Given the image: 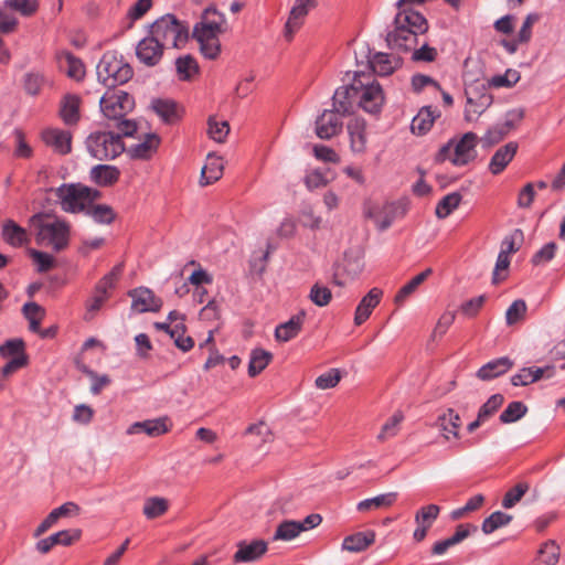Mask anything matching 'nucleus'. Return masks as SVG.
Returning <instances> with one entry per match:
<instances>
[{
  "label": "nucleus",
  "instance_id": "22",
  "mask_svg": "<svg viewBox=\"0 0 565 565\" xmlns=\"http://www.w3.org/2000/svg\"><path fill=\"white\" fill-rule=\"evenodd\" d=\"M350 148L354 153H364L367 146L366 122L362 118H353L348 122Z\"/></svg>",
  "mask_w": 565,
  "mask_h": 565
},
{
  "label": "nucleus",
  "instance_id": "31",
  "mask_svg": "<svg viewBox=\"0 0 565 565\" xmlns=\"http://www.w3.org/2000/svg\"><path fill=\"white\" fill-rule=\"evenodd\" d=\"M90 179L100 186H108L116 183L120 171L115 166L97 164L89 172Z\"/></svg>",
  "mask_w": 565,
  "mask_h": 565
},
{
  "label": "nucleus",
  "instance_id": "51",
  "mask_svg": "<svg viewBox=\"0 0 565 565\" xmlns=\"http://www.w3.org/2000/svg\"><path fill=\"white\" fill-rule=\"evenodd\" d=\"M24 317L29 320V328L33 332H40V322L44 317V310L35 302L23 306Z\"/></svg>",
  "mask_w": 565,
  "mask_h": 565
},
{
  "label": "nucleus",
  "instance_id": "44",
  "mask_svg": "<svg viewBox=\"0 0 565 565\" xmlns=\"http://www.w3.org/2000/svg\"><path fill=\"white\" fill-rule=\"evenodd\" d=\"M403 420L404 414L401 411H396L382 426L381 431L377 435V440L385 441L395 437L399 431Z\"/></svg>",
  "mask_w": 565,
  "mask_h": 565
},
{
  "label": "nucleus",
  "instance_id": "49",
  "mask_svg": "<svg viewBox=\"0 0 565 565\" xmlns=\"http://www.w3.org/2000/svg\"><path fill=\"white\" fill-rule=\"evenodd\" d=\"M530 484L526 481H521L511 488L502 499V507L511 509L521 501L524 494L529 491Z\"/></svg>",
  "mask_w": 565,
  "mask_h": 565
},
{
  "label": "nucleus",
  "instance_id": "24",
  "mask_svg": "<svg viewBox=\"0 0 565 565\" xmlns=\"http://www.w3.org/2000/svg\"><path fill=\"white\" fill-rule=\"evenodd\" d=\"M518 143L510 141L507 145L500 147L492 156L489 170L492 174L497 175L501 173L508 164L513 160L518 151Z\"/></svg>",
  "mask_w": 565,
  "mask_h": 565
},
{
  "label": "nucleus",
  "instance_id": "33",
  "mask_svg": "<svg viewBox=\"0 0 565 565\" xmlns=\"http://www.w3.org/2000/svg\"><path fill=\"white\" fill-rule=\"evenodd\" d=\"M437 115L430 107H423L413 118L411 129L416 135H425L434 125Z\"/></svg>",
  "mask_w": 565,
  "mask_h": 565
},
{
  "label": "nucleus",
  "instance_id": "18",
  "mask_svg": "<svg viewBox=\"0 0 565 565\" xmlns=\"http://www.w3.org/2000/svg\"><path fill=\"white\" fill-rule=\"evenodd\" d=\"M44 143L58 154H67L72 150V135L67 130L47 128L42 132Z\"/></svg>",
  "mask_w": 565,
  "mask_h": 565
},
{
  "label": "nucleus",
  "instance_id": "57",
  "mask_svg": "<svg viewBox=\"0 0 565 565\" xmlns=\"http://www.w3.org/2000/svg\"><path fill=\"white\" fill-rule=\"evenodd\" d=\"M122 271V265H116L107 275H105L96 285L97 294L108 295V290L113 289Z\"/></svg>",
  "mask_w": 565,
  "mask_h": 565
},
{
  "label": "nucleus",
  "instance_id": "39",
  "mask_svg": "<svg viewBox=\"0 0 565 565\" xmlns=\"http://www.w3.org/2000/svg\"><path fill=\"white\" fill-rule=\"evenodd\" d=\"M169 509V501L162 497H150L145 500L142 513L149 519H156L163 515Z\"/></svg>",
  "mask_w": 565,
  "mask_h": 565
},
{
  "label": "nucleus",
  "instance_id": "11",
  "mask_svg": "<svg viewBox=\"0 0 565 565\" xmlns=\"http://www.w3.org/2000/svg\"><path fill=\"white\" fill-rule=\"evenodd\" d=\"M356 87V106L369 114H377L384 104V93L381 85L376 82L364 83L361 75H354Z\"/></svg>",
  "mask_w": 565,
  "mask_h": 565
},
{
  "label": "nucleus",
  "instance_id": "53",
  "mask_svg": "<svg viewBox=\"0 0 565 565\" xmlns=\"http://www.w3.org/2000/svg\"><path fill=\"white\" fill-rule=\"evenodd\" d=\"M527 412V407L522 402H512L500 415V422L510 424L522 418Z\"/></svg>",
  "mask_w": 565,
  "mask_h": 565
},
{
  "label": "nucleus",
  "instance_id": "1",
  "mask_svg": "<svg viewBox=\"0 0 565 565\" xmlns=\"http://www.w3.org/2000/svg\"><path fill=\"white\" fill-rule=\"evenodd\" d=\"M227 30L225 14L214 7L206 8L193 26V38L204 57L215 60L221 53L220 35Z\"/></svg>",
  "mask_w": 565,
  "mask_h": 565
},
{
  "label": "nucleus",
  "instance_id": "26",
  "mask_svg": "<svg viewBox=\"0 0 565 565\" xmlns=\"http://www.w3.org/2000/svg\"><path fill=\"white\" fill-rule=\"evenodd\" d=\"M383 292L379 288H372L360 301L356 307L354 323L356 326L365 322L371 316L373 309L380 303Z\"/></svg>",
  "mask_w": 565,
  "mask_h": 565
},
{
  "label": "nucleus",
  "instance_id": "35",
  "mask_svg": "<svg viewBox=\"0 0 565 565\" xmlns=\"http://www.w3.org/2000/svg\"><path fill=\"white\" fill-rule=\"evenodd\" d=\"M223 162L220 157L214 154L207 156V162L201 171V183L206 185L214 181H217L223 174Z\"/></svg>",
  "mask_w": 565,
  "mask_h": 565
},
{
  "label": "nucleus",
  "instance_id": "2",
  "mask_svg": "<svg viewBox=\"0 0 565 565\" xmlns=\"http://www.w3.org/2000/svg\"><path fill=\"white\" fill-rule=\"evenodd\" d=\"M428 30L426 19L413 10H401L394 21V29L386 35L388 46L397 51H412L418 45V35Z\"/></svg>",
  "mask_w": 565,
  "mask_h": 565
},
{
  "label": "nucleus",
  "instance_id": "27",
  "mask_svg": "<svg viewBox=\"0 0 565 565\" xmlns=\"http://www.w3.org/2000/svg\"><path fill=\"white\" fill-rule=\"evenodd\" d=\"M512 360L507 356H502L482 365L477 372V377L481 381H490L505 374L510 369H512Z\"/></svg>",
  "mask_w": 565,
  "mask_h": 565
},
{
  "label": "nucleus",
  "instance_id": "58",
  "mask_svg": "<svg viewBox=\"0 0 565 565\" xmlns=\"http://www.w3.org/2000/svg\"><path fill=\"white\" fill-rule=\"evenodd\" d=\"M341 372L338 369H330L328 372L319 375L315 385L319 390H329L335 387L341 381Z\"/></svg>",
  "mask_w": 565,
  "mask_h": 565
},
{
  "label": "nucleus",
  "instance_id": "3",
  "mask_svg": "<svg viewBox=\"0 0 565 565\" xmlns=\"http://www.w3.org/2000/svg\"><path fill=\"white\" fill-rule=\"evenodd\" d=\"M100 109L104 116L116 122L122 136H132L137 125L132 120L125 119V116L135 107L134 98L121 89L106 92L100 98Z\"/></svg>",
  "mask_w": 565,
  "mask_h": 565
},
{
  "label": "nucleus",
  "instance_id": "60",
  "mask_svg": "<svg viewBox=\"0 0 565 565\" xmlns=\"http://www.w3.org/2000/svg\"><path fill=\"white\" fill-rule=\"evenodd\" d=\"M20 354H25L22 339H10L0 345V355L3 359L10 360Z\"/></svg>",
  "mask_w": 565,
  "mask_h": 565
},
{
  "label": "nucleus",
  "instance_id": "7",
  "mask_svg": "<svg viewBox=\"0 0 565 565\" xmlns=\"http://www.w3.org/2000/svg\"><path fill=\"white\" fill-rule=\"evenodd\" d=\"M56 196L63 211L79 213L99 199L100 192L83 184H63L56 190Z\"/></svg>",
  "mask_w": 565,
  "mask_h": 565
},
{
  "label": "nucleus",
  "instance_id": "40",
  "mask_svg": "<svg viewBox=\"0 0 565 565\" xmlns=\"http://www.w3.org/2000/svg\"><path fill=\"white\" fill-rule=\"evenodd\" d=\"M396 498L397 493L395 492L379 494L374 498L360 501L356 505V509L361 512H366L373 509L391 507L396 501Z\"/></svg>",
  "mask_w": 565,
  "mask_h": 565
},
{
  "label": "nucleus",
  "instance_id": "47",
  "mask_svg": "<svg viewBox=\"0 0 565 565\" xmlns=\"http://www.w3.org/2000/svg\"><path fill=\"white\" fill-rule=\"evenodd\" d=\"M301 529L298 525V521L287 520L281 522L274 534L275 541H291L296 539L300 533Z\"/></svg>",
  "mask_w": 565,
  "mask_h": 565
},
{
  "label": "nucleus",
  "instance_id": "56",
  "mask_svg": "<svg viewBox=\"0 0 565 565\" xmlns=\"http://www.w3.org/2000/svg\"><path fill=\"white\" fill-rule=\"evenodd\" d=\"M4 4L24 17L34 14L39 9L38 0H6Z\"/></svg>",
  "mask_w": 565,
  "mask_h": 565
},
{
  "label": "nucleus",
  "instance_id": "15",
  "mask_svg": "<svg viewBox=\"0 0 565 565\" xmlns=\"http://www.w3.org/2000/svg\"><path fill=\"white\" fill-rule=\"evenodd\" d=\"M163 44L150 33L149 36L139 41L136 47V55L138 60L147 66L157 65L163 54Z\"/></svg>",
  "mask_w": 565,
  "mask_h": 565
},
{
  "label": "nucleus",
  "instance_id": "41",
  "mask_svg": "<svg viewBox=\"0 0 565 565\" xmlns=\"http://www.w3.org/2000/svg\"><path fill=\"white\" fill-rule=\"evenodd\" d=\"M151 108L164 122H173L178 118L177 104L173 100L156 99L151 103Z\"/></svg>",
  "mask_w": 565,
  "mask_h": 565
},
{
  "label": "nucleus",
  "instance_id": "5",
  "mask_svg": "<svg viewBox=\"0 0 565 565\" xmlns=\"http://www.w3.org/2000/svg\"><path fill=\"white\" fill-rule=\"evenodd\" d=\"M478 136L475 132H466L459 139H451L437 152L436 162L450 161L454 166L461 167L473 161L477 157Z\"/></svg>",
  "mask_w": 565,
  "mask_h": 565
},
{
  "label": "nucleus",
  "instance_id": "52",
  "mask_svg": "<svg viewBox=\"0 0 565 565\" xmlns=\"http://www.w3.org/2000/svg\"><path fill=\"white\" fill-rule=\"evenodd\" d=\"M185 326L182 322L175 323L171 331L170 338L173 340L175 347L183 352H188L194 345V341L191 337L184 335Z\"/></svg>",
  "mask_w": 565,
  "mask_h": 565
},
{
  "label": "nucleus",
  "instance_id": "25",
  "mask_svg": "<svg viewBox=\"0 0 565 565\" xmlns=\"http://www.w3.org/2000/svg\"><path fill=\"white\" fill-rule=\"evenodd\" d=\"M306 312L300 311L292 316L288 321L276 327L275 338L279 342H288L295 339L301 331Z\"/></svg>",
  "mask_w": 565,
  "mask_h": 565
},
{
  "label": "nucleus",
  "instance_id": "10",
  "mask_svg": "<svg viewBox=\"0 0 565 565\" xmlns=\"http://www.w3.org/2000/svg\"><path fill=\"white\" fill-rule=\"evenodd\" d=\"M488 84L484 81L466 83L465 95L467 98L465 107V119L475 121L493 103L492 95L488 92Z\"/></svg>",
  "mask_w": 565,
  "mask_h": 565
},
{
  "label": "nucleus",
  "instance_id": "62",
  "mask_svg": "<svg viewBox=\"0 0 565 565\" xmlns=\"http://www.w3.org/2000/svg\"><path fill=\"white\" fill-rule=\"evenodd\" d=\"M439 512L440 509L436 504L425 505L419 511H417L415 515V522L417 524H428V527H430L433 522L437 519Z\"/></svg>",
  "mask_w": 565,
  "mask_h": 565
},
{
  "label": "nucleus",
  "instance_id": "63",
  "mask_svg": "<svg viewBox=\"0 0 565 565\" xmlns=\"http://www.w3.org/2000/svg\"><path fill=\"white\" fill-rule=\"evenodd\" d=\"M504 397L501 394H494L479 408L478 415L487 420L492 416L503 404Z\"/></svg>",
  "mask_w": 565,
  "mask_h": 565
},
{
  "label": "nucleus",
  "instance_id": "34",
  "mask_svg": "<svg viewBox=\"0 0 565 565\" xmlns=\"http://www.w3.org/2000/svg\"><path fill=\"white\" fill-rule=\"evenodd\" d=\"M60 66L65 70L68 77L81 81L85 75V67L82 61L68 52L60 55Z\"/></svg>",
  "mask_w": 565,
  "mask_h": 565
},
{
  "label": "nucleus",
  "instance_id": "17",
  "mask_svg": "<svg viewBox=\"0 0 565 565\" xmlns=\"http://www.w3.org/2000/svg\"><path fill=\"white\" fill-rule=\"evenodd\" d=\"M355 81L335 89L332 97V108L342 116L352 113L358 104Z\"/></svg>",
  "mask_w": 565,
  "mask_h": 565
},
{
  "label": "nucleus",
  "instance_id": "32",
  "mask_svg": "<svg viewBox=\"0 0 565 565\" xmlns=\"http://www.w3.org/2000/svg\"><path fill=\"white\" fill-rule=\"evenodd\" d=\"M431 268H427L420 274L413 277L407 284H405L394 297V302L397 306H402L408 297H411L417 288L431 275Z\"/></svg>",
  "mask_w": 565,
  "mask_h": 565
},
{
  "label": "nucleus",
  "instance_id": "21",
  "mask_svg": "<svg viewBox=\"0 0 565 565\" xmlns=\"http://www.w3.org/2000/svg\"><path fill=\"white\" fill-rule=\"evenodd\" d=\"M267 551V543L263 540H255L250 543L241 541L237 543V551L233 556L234 563H249L260 558Z\"/></svg>",
  "mask_w": 565,
  "mask_h": 565
},
{
  "label": "nucleus",
  "instance_id": "23",
  "mask_svg": "<svg viewBox=\"0 0 565 565\" xmlns=\"http://www.w3.org/2000/svg\"><path fill=\"white\" fill-rule=\"evenodd\" d=\"M170 429L169 418L168 417H158L153 419H147L143 422L134 423L128 429V435L145 433L150 437H158Z\"/></svg>",
  "mask_w": 565,
  "mask_h": 565
},
{
  "label": "nucleus",
  "instance_id": "12",
  "mask_svg": "<svg viewBox=\"0 0 565 565\" xmlns=\"http://www.w3.org/2000/svg\"><path fill=\"white\" fill-rule=\"evenodd\" d=\"M318 4L317 0H295L289 11L288 19L284 26V36L287 41H291L294 35L302 26L306 17Z\"/></svg>",
  "mask_w": 565,
  "mask_h": 565
},
{
  "label": "nucleus",
  "instance_id": "36",
  "mask_svg": "<svg viewBox=\"0 0 565 565\" xmlns=\"http://www.w3.org/2000/svg\"><path fill=\"white\" fill-rule=\"evenodd\" d=\"M273 359V354L260 348L252 350L248 363V375L255 377L263 372Z\"/></svg>",
  "mask_w": 565,
  "mask_h": 565
},
{
  "label": "nucleus",
  "instance_id": "50",
  "mask_svg": "<svg viewBox=\"0 0 565 565\" xmlns=\"http://www.w3.org/2000/svg\"><path fill=\"white\" fill-rule=\"evenodd\" d=\"M520 73L509 68L503 74L494 75L486 82L488 87H512L520 81Z\"/></svg>",
  "mask_w": 565,
  "mask_h": 565
},
{
  "label": "nucleus",
  "instance_id": "19",
  "mask_svg": "<svg viewBox=\"0 0 565 565\" xmlns=\"http://www.w3.org/2000/svg\"><path fill=\"white\" fill-rule=\"evenodd\" d=\"M460 416L452 408H447L444 413H441L435 423V427L440 431L443 438L447 441H450L451 439H458L460 437Z\"/></svg>",
  "mask_w": 565,
  "mask_h": 565
},
{
  "label": "nucleus",
  "instance_id": "29",
  "mask_svg": "<svg viewBox=\"0 0 565 565\" xmlns=\"http://www.w3.org/2000/svg\"><path fill=\"white\" fill-rule=\"evenodd\" d=\"M1 237L12 247H21L28 242L26 231L12 220H7L2 224Z\"/></svg>",
  "mask_w": 565,
  "mask_h": 565
},
{
  "label": "nucleus",
  "instance_id": "46",
  "mask_svg": "<svg viewBox=\"0 0 565 565\" xmlns=\"http://www.w3.org/2000/svg\"><path fill=\"white\" fill-rule=\"evenodd\" d=\"M512 515L507 514L501 511H495L491 513L484 521L482 522V532L484 534H491L495 530L508 525L512 521Z\"/></svg>",
  "mask_w": 565,
  "mask_h": 565
},
{
  "label": "nucleus",
  "instance_id": "8",
  "mask_svg": "<svg viewBox=\"0 0 565 565\" xmlns=\"http://www.w3.org/2000/svg\"><path fill=\"white\" fill-rule=\"evenodd\" d=\"M97 77L107 87L127 83L132 77V68L116 52H106L97 64Z\"/></svg>",
  "mask_w": 565,
  "mask_h": 565
},
{
  "label": "nucleus",
  "instance_id": "54",
  "mask_svg": "<svg viewBox=\"0 0 565 565\" xmlns=\"http://www.w3.org/2000/svg\"><path fill=\"white\" fill-rule=\"evenodd\" d=\"M526 303L522 299L514 300L505 311V322L508 326L519 323L525 318Z\"/></svg>",
  "mask_w": 565,
  "mask_h": 565
},
{
  "label": "nucleus",
  "instance_id": "9",
  "mask_svg": "<svg viewBox=\"0 0 565 565\" xmlns=\"http://www.w3.org/2000/svg\"><path fill=\"white\" fill-rule=\"evenodd\" d=\"M121 132L114 134L111 131L92 132L85 141L88 153L96 160H113L121 154L125 150L121 140Z\"/></svg>",
  "mask_w": 565,
  "mask_h": 565
},
{
  "label": "nucleus",
  "instance_id": "4",
  "mask_svg": "<svg viewBox=\"0 0 565 565\" xmlns=\"http://www.w3.org/2000/svg\"><path fill=\"white\" fill-rule=\"evenodd\" d=\"M30 224L36 231V241L58 252L68 245L70 225L58 218L51 220L47 215L35 214Z\"/></svg>",
  "mask_w": 565,
  "mask_h": 565
},
{
  "label": "nucleus",
  "instance_id": "48",
  "mask_svg": "<svg viewBox=\"0 0 565 565\" xmlns=\"http://www.w3.org/2000/svg\"><path fill=\"white\" fill-rule=\"evenodd\" d=\"M230 132V125L225 120H217L215 117H210L207 120V134L211 139L222 143L226 140Z\"/></svg>",
  "mask_w": 565,
  "mask_h": 565
},
{
  "label": "nucleus",
  "instance_id": "6",
  "mask_svg": "<svg viewBox=\"0 0 565 565\" xmlns=\"http://www.w3.org/2000/svg\"><path fill=\"white\" fill-rule=\"evenodd\" d=\"M150 33L163 46L170 45L174 49L182 47L189 40L188 25L170 13L157 19L150 26Z\"/></svg>",
  "mask_w": 565,
  "mask_h": 565
},
{
  "label": "nucleus",
  "instance_id": "61",
  "mask_svg": "<svg viewBox=\"0 0 565 565\" xmlns=\"http://www.w3.org/2000/svg\"><path fill=\"white\" fill-rule=\"evenodd\" d=\"M557 250V245L554 242L546 243L543 245L532 257L531 263L534 266L544 265L551 262Z\"/></svg>",
  "mask_w": 565,
  "mask_h": 565
},
{
  "label": "nucleus",
  "instance_id": "37",
  "mask_svg": "<svg viewBox=\"0 0 565 565\" xmlns=\"http://www.w3.org/2000/svg\"><path fill=\"white\" fill-rule=\"evenodd\" d=\"M60 114L65 124H76L79 119V98L75 95L65 96L61 104Z\"/></svg>",
  "mask_w": 565,
  "mask_h": 565
},
{
  "label": "nucleus",
  "instance_id": "16",
  "mask_svg": "<svg viewBox=\"0 0 565 565\" xmlns=\"http://www.w3.org/2000/svg\"><path fill=\"white\" fill-rule=\"evenodd\" d=\"M81 535L82 531L79 529L63 530L38 541L35 550L40 554H47L55 545H72L79 540Z\"/></svg>",
  "mask_w": 565,
  "mask_h": 565
},
{
  "label": "nucleus",
  "instance_id": "42",
  "mask_svg": "<svg viewBox=\"0 0 565 565\" xmlns=\"http://www.w3.org/2000/svg\"><path fill=\"white\" fill-rule=\"evenodd\" d=\"M159 137L154 134L147 135L146 140L131 147L130 152L134 158L147 159L159 146Z\"/></svg>",
  "mask_w": 565,
  "mask_h": 565
},
{
  "label": "nucleus",
  "instance_id": "59",
  "mask_svg": "<svg viewBox=\"0 0 565 565\" xmlns=\"http://www.w3.org/2000/svg\"><path fill=\"white\" fill-rule=\"evenodd\" d=\"M309 299L318 307L329 305L332 298L331 290L320 284H315L308 295Z\"/></svg>",
  "mask_w": 565,
  "mask_h": 565
},
{
  "label": "nucleus",
  "instance_id": "45",
  "mask_svg": "<svg viewBox=\"0 0 565 565\" xmlns=\"http://www.w3.org/2000/svg\"><path fill=\"white\" fill-rule=\"evenodd\" d=\"M175 68L181 81H190L199 72V65L191 55L177 58Z\"/></svg>",
  "mask_w": 565,
  "mask_h": 565
},
{
  "label": "nucleus",
  "instance_id": "64",
  "mask_svg": "<svg viewBox=\"0 0 565 565\" xmlns=\"http://www.w3.org/2000/svg\"><path fill=\"white\" fill-rule=\"evenodd\" d=\"M540 555L544 564L556 565L559 558V547L554 541H548L542 545Z\"/></svg>",
  "mask_w": 565,
  "mask_h": 565
},
{
  "label": "nucleus",
  "instance_id": "13",
  "mask_svg": "<svg viewBox=\"0 0 565 565\" xmlns=\"http://www.w3.org/2000/svg\"><path fill=\"white\" fill-rule=\"evenodd\" d=\"M342 115L337 113L333 108L326 109L316 119V135L320 139H331L338 136L342 130Z\"/></svg>",
  "mask_w": 565,
  "mask_h": 565
},
{
  "label": "nucleus",
  "instance_id": "20",
  "mask_svg": "<svg viewBox=\"0 0 565 565\" xmlns=\"http://www.w3.org/2000/svg\"><path fill=\"white\" fill-rule=\"evenodd\" d=\"M79 508L74 502H66L58 508L53 509L47 516L38 525L33 532L34 537L42 536L51 527H53L61 518H66L73 514H77Z\"/></svg>",
  "mask_w": 565,
  "mask_h": 565
},
{
  "label": "nucleus",
  "instance_id": "55",
  "mask_svg": "<svg viewBox=\"0 0 565 565\" xmlns=\"http://www.w3.org/2000/svg\"><path fill=\"white\" fill-rule=\"evenodd\" d=\"M523 238V232L520 228L514 230L503 238L500 252H505L507 256L516 253L521 248Z\"/></svg>",
  "mask_w": 565,
  "mask_h": 565
},
{
  "label": "nucleus",
  "instance_id": "43",
  "mask_svg": "<svg viewBox=\"0 0 565 565\" xmlns=\"http://www.w3.org/2000/svg\"><path fill=\"white\" fill-rule=\"evenodd\" d=\"M461 194L458 192H452L445 195L436 206V216L438 218H446L449 216L460 204Z\"/></svg>",
  "mask_w": 565,
  "mask_h": 565
},
{
  "label": "nucleus",
  "instance_id": "28",
  "mask_svg": "<svg viewBox=\"0 0 565 565\" xmlns=\"http://www.w3.org/2000/svg\"><path fill=\"white\" fill-rule=\"evenodd\" d=\"M370 66L379 76H387L401 66V60L395 55L375 53L370 60Z\"/></svg>",
  "mask_w": 565,
  "mask_h": 565
},
{
  "label": "nucleus",
  "instance_id": "14",
  "mask_svg": "<svg viewBox=\"0 0 565 565\" xmlns=\"http://www.w3.org/2000/svg\"><path fill=\"white\" fill-rule=\"evenodd\" d=\"M128 295L132 299L131 309L136 312H157L162 307V300L156 297L149 288H135L130 290Z\"/></svg>",
  "mask_w": 565,
  "mask_h": 565
},
{
  "label": "nucleus",
  "instance_id": "30",
  "mask_svg": "<svg viewBox=\"0 0 565 565\" xmlns=\"http://www.w3.org/2000/svg\"><path fill=\"white\" fill-rule=\"evenodd\" d=\"M375 542V532L372 530L356 532L343 540L342 548L349 552L359 553L366 550Z\"/></svg>",
  "mask_w": 565,
  "mask_h": 565
},
{
  "label": "nucleus",
  "instance_id": "38",
  "mask_svg": "<svg viewBox=\"0 0 565 565\" xmlns=\"http://www.w3.org/2000/svg\"><path fill=\"white\" fill-rule=\"evenodd\" d=\"M85 213L93 218L95 223L108 225L114 222L116 213L107 204L90 203Z\"/></svg>",
  "mask_w": 565,
  "mask_h": 565
}]
</instances>
